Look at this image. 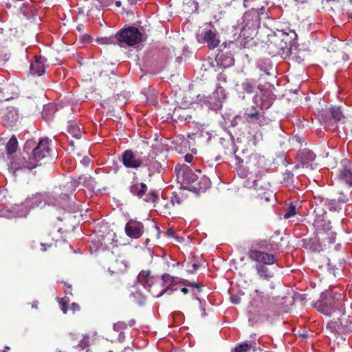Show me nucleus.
I'll use <instances>...</instances> for the list:
<instances>
[{
  "instance_id": "obj_1",
  "label": "nucleus",
  "mask_w": 352,
  "mask_h": 352,
  "mask_svg": "<svg viewBox=\"0 0 352 352\" xmlns=\"http://www.w3.org/2000/svg\"><path fill=\"white\" fill-rule=\"evenodd\" d=\"M314 212L317 217L314 222V226L316 228L318 242V245H316L314 250L320 252L322 250V245L327 247L335 243L337 234L333 230L329 216L324 209L317 205Z\"/></svg>"
},
{
  "instance_id": "obj_2",
  "label": "nucleus",
  "mask_w": 352,
  "mask_h": 352,
  "mask_svg": "<svg viewBox=\"0 0 352 352\" xmlns=\"http://www.w3.org/2000/svg\"><path fill=\"white\" fill-rule=\"evenodd\" d=\"M235 164L238 166V174L242 178L249 175L261 177L266 170L265 159L256 153H252L248 156L240 157L234 155Z\"/></svg>"
},
{
  "instance_id": "obj_3",
  "label": "nucleus",
  "mask_w": 352,
  "mask_h": 352,
  "mask_svg": "<svg viewBox=\"0 0 352 352\" xmlns=\"http://www.w3.org/2000/svg\"><path fill=\"white\" fill-rule=\"evenodd\" d=\"M51 140L48 138H41L38 142L34 140L30 139L26 141L23 146V151L28 155L30 151L32 153V159L38 166L51 162L56 157V153H52L50 143Z\"/></svg>"
},
{
  "instance_id": "obj_4",
  "label": "nucleus",
  "mask_w": 352,
  "mask_h": 352,
  "mask_svg": "<svg viewBox=\"0 0 352 352\" xmlns=\"http://www.w3.org/2000/svg\"><path fill=\"white\" fill-rule=\"evenodd\" d=\"M267 49L268 53L272 56H280L284 58H297L296 53L293 50H296L295 44L292 43V40L287 39V36L284 34H277L274 32L267 36Z\"/></svg>"
},
{
  "instance_id": "obj_5",
  "label": "nucleus",
  "mask_w": 352,
  "mask_h": 352,
  "mask_svg": "<svg viewBox=\"0 0 352 352\" xmlns=\"http://www.w3.org/2000/svg\"><path fill=\"white\" fill-rule=\"evenodd\" d=\"M344 296L340 292H331L324 294L320 300L315 304V307L326 316L341 314L344 310Z\"/></svg>"
},
{
  "instance_id": "obj_6",
  "label": "nucleus",
  "mask_w": 352,
  "mask_h": 352,
  "mask_svg": "<svg viewBox=\"0 0 352 352\" xmlns=\"http://www.w3.org/2000/svg\"><path fill=\"white\" fill-rule=\"evenodd\" d=\"M256 296L252 301L251 308L248 311L249 321L258 322L262 320L264 313L268 309L270 298L263 292L256 289Z\"/></svg>"
},
{
  "instance_id": "obj_7",
  "label": "nucleus",
  "mask_w": 352,
  "mask_h": 352,
  "mask_svg": "<svg viewBox=\"0 0 352 352\" xmlns=\"http://www.w3.org/2000/svg\"><path fill=\"white\" fill-rule=\"evenodd\" d=\"M150 271H142L138 276V282L146 289L153 296L160 297L165 292H168L170 287H160L159 284H155L153 277H151ZM173 291L177 290V288H172Z\"/></svg>"
},
{
  "instance_id": "obj_8",
  "label": "nucleus",
  "mask_w": 352,
  "mask_h": 352,
  "mask_svg": "<svg viewBox=\"0 0 352 352\" xmlns=\"http://www.w3.org/2000/svg\"><path fill=\"white\" fill-rule=\"evenodd\" d=\"M116 41L120 45L125 43L129 46H133L142 41V34L139 29L135 27H128L116 34Z\"/></svg>"
},
{
  "instance_id": "obj_9",
  "label": "nucleus",
  "mask_w": 352,
  "mask_h": 352,
  "mask_svg": "<svg viewBox=\"0 0 352 352\" xmlns=\"http://www.w3.org/2000/svg\"><path fill=\"white\" fill-rule=\"evenodd\" d=\"M327 328L334 333H352V317L343 311L340 318L328 322Z\"/></svg>"
},
{
  "instance_id": "obj_10",
  "label": "nucleus",
  "mask_w": 352,
  "mask_h": 352,
  "mask_svg": "<svg viewBox=\"0 0 352 352\" xmlns=\"http://www.w3.org/2000/svg\"><path fill=\"white\" fill-rule=\"evenodd\" d=\"M122 162L125 168L135 170H138L144 164V161L140 154L131 149L123 152Z\"/></svg>"
},
{
  "instance_id": "obj_11",
  "label": "nucleus",
  "mask_w": 352,
  "mask_h": 352,
  "mask_svg": "<svg viewBox=\"0 0 352 352\" xmlns=\"http://www.w3.org/2000/svg\"><path fill=\"white\" fill-rule=\"evenodd\" d=\"M258 12L256 8H252L246 11L242 17L241 33L245 35L247 30L255 31L259 28Z\"/></svg>"
},
{
  "instance_id": "obj_12",
  "label": "nucleus",
  "mask_w": 352,
  "mask_h": 352,
  "mask_svg": "<svg viewBox=\"0 0 352 352\" xmlns=\"http://www.w3.org/2000/svg\"><path fill=\"white\" fill-rule=\"evenodd\" d=\"M248 254L249 258L256 262V265H270L274 264L276 261L274 254L256 249H250Z\"/></svg>"
},
{
  "instance_id": "obj_13",
  "label": "nucleus",
  "mask_w": 352,
  "mask_h": 352,
  "mask_svg": "<svg viewBox=\"0 0 352 352\" xmlns=\"http://www.w3.org/2000/svg\"><path fill=\"white\" fill-rule=\"evenodd\" d=\"M197 40L199 43H206L210 50L216 48L220 43L219 36L216 30H204L198 34Z\"/></svg>"
},
{
  "instance_id": "obj_14",
  "label": "nucleus",
  "mask_w": 352,
  "mask_h": 352,
  "mask_svg": "<svg viewBox=\"0 0 352 352\" xmlns=\"http://www.w3.org/2000/svg\"><path fill=\"white\" fill-rule=\"evenodd\" d=\"M124 231L129 237L137 239L144 234V228L142 222L131 219L126 223Z\"/></svg>"
},
{
  "instance_id": "obj_15",
  "label": "nucleus",
  "mask_w": 352,
  "mask_h": 352,
  "mask_svg": "<svg viewBox=\"0 0 352 352\" xmlns=\"http://www.w3.org/2000/svg\"><path fill=\"white\" fill-rule=\"evenodd\" d=\"M178 178H182V184L184 188L190 190L192 186L199 179V176L188 166L183 168L182 172L178 174Z\"/></svg>"
},
{
  "instance_id": "obj_16",
  "label": "nucleus",
  "mask_w": 352,
  "mask_h": 352,
  "mask_svg": "<svg viewBox=\"0 0 352 352\" xmlns=\"http://www.w3.org/2000/svg\"><path fill=\"white\" fill-rule=\"evenodd\" d=\"M38 166L37 164H35L32 157H29V160L25 157L21 155H17L15 156L13 161L11 162V168L14 170H19L21 169H28L29 170Z\"/></svg>"
},
{
  "instance_id": "obj_17",
  "label": "nucleus",
  "mask_w": 352,
  "mask_h": 352,
  "mask_svg": "<svg viewBox=\"0 0 352 352\" xmlns=\"http://www.w3.org/2000/svg\"><path fill=\"white\" fill-rule=\"evenodd\" d=\"M18 119V111L14 107H7L3 109L2 121L6 126L12 127L16 123Z\"/></svg>"
},
{
  "instance_id": "obj_18",
  "label": "nucleus",
  "mask_w": 352,
  "mask_h": 352,
  "mask_svg": "<svg viewBox=\"0 0 352 352\" xmlns=\"http://www.w3.org/2000/svg\"><path fill=\"white\" fill-rule=\"evenodd\" d=\"M210 185L211 182L210 179L205 175H201L196 183L190 187V190L195 193H200L205 192L210 187Z\"/></svg>"
},
{
  "instance_id": "obj_19",
  "label": "nucleus",
  "mask_w": 352,
  "mask_h": 352,
  "mask_svg": "<svg viewBox=\"0 0 352 352\" xmlns=\"http://www.w3.org/2000/svg\"><path fill=\"white\" fill-rule=\"evenodd\" d=\"M46 58L42 56H35V60L30 65V71L32 74L41 76L45 72V63Z\"/></svg>"
},
{
  "instance_id": "obj_20",
  "label": "nucleus",
  "mask_w": 352,
  "mask_h": 352,
  "mask_svg": "<svg viewBox=\"0 0 352 352\" xmlns=\"http://www.w3.org/2000/svg\"><path fill=\"white\" fill-rule=\"evenodd\" d=\"M316 158V155L309 149L302 148L298 153V160L301 162L302 166H307Z\"/></svg>"
},
{
  "instance_id": "obj_21",
  "label": "nucleus",
  "mask_w": 352,
  "mask_h": 352,
  "mask_svg": "<svg viewBox=\"0 0 352 352\" xmlns=\"http://www.w3.org/2000/svg\"><path fill=\"white\" fill-rule=\"evenodd\" d=\"M188 108V105L184 107H176L171 114V117L174 120H186L190 119L191 116L188 113L186 109Z\"/></svg>"
},
{
  "instance_id": "obj_22",
  "label": "nucleus",
  "mask_w": 352,
  "mask_h": 352,
  "mask_svg": "<svg viewBox=\"0 0 352 352\" xmlns=\"http://www.w3.org/2000/svg\"><path fill=\"white\" fill-rule=\"evenodd\" d=\"M130 192L139 198H142L147 191V186L143 182H135L129 186Z\"/></svg>"
},
{
  "instance_id": "obj_23",
  "label": "nucleus",
  "mask_w": 352,
  "mask_h": 352,
  "mask_svg": "<svg viewBox=\"0 0 352 352\" xmlns=\"http://www.w3.org/2000/svg\"><path fill=\"white\" fill-rule=\"evenodd\" d=\"M345 200L344 199H332L328 200L326 199L324 201V206L326 207L327 210L329 211H338L339 212L342 209V206L345 203ZM323 202V200L321 201V203Z\"/></svg>"
},
{
  "instance_id": "obj_24",
  "label": "nucleus",
  "mask_w": 352,
  "mask_h": 352,
  "mask_svg": "<svg viewBox=\"0 0 352 352\" xmlns=\"http://www.w3.org/2000/svg\"><path fill=\"white\" fill-rule=\"evenodd\" d=\"M213 96L217 98V102H213L214 108H221L222 102L226 98V92L225 89L219 85L213 92Z\"/></svg>"
},
{
  "instance_id": "obj_25",
  "label": "nucleus",
  "mask_w": 352,
  "mask_h": 352,
  "mask_svg": "<svg viewBox=\"0 0 352 352\" xmlns=\"http://www.w3.org/2000/svg\"><path fill=\"white\" fill-rule=\"evenodd\" d=\"M245 116L248 122L256 123L259 125L262 124L261 118L263 116L256 108L252 107L251 110L245 113Z\"/></svg>"
},
{
  "instance_id": "obj_26",
  "label": "nucleus",
  "mask_w": 352,
  "mask_h": 352,
  "mask_svg": "<svg viewBox=\"0 0 352 352\" xmlns=\"http://www.w3.org/2000/svg\"><path fill=\"white\" fill-rule=\"evenodd\" d=\"M277 34H284L287 36V39L292 40V43H296V41L298 38L297 33L294 29H292L290 27L285 26L281 29H277Z\"/></svg>"
},
{
  "instance_id": "obj_27",
  "label": "nucleus",
  "mask_w": 352,
  "mask_h": 352,
  "mask_svg": "<svg viewBox=\"0 0 352 352\" xmlns=\"http://www.w3.org/2000/svg\"><path fill=\"white\" fill-rule=\"evenodd\" d=\"M328 112L330 113L331 117L335 123L340 122L345 119L340 107H333L329 109Z\"/></svg>"
},
{
  "instance_id": "obj_28",
  "label": "nucleus",
  "mask_w": 352,
  "mask_h": 352,
  "mask_svg": "<svg viewBox=\"0 0 352 352\" xmlns=\"http://www.w3.org/2000/svg\"><path fill=\"white\" fill-rule=\"evenodd\" d=\"M255 268L260 278L270 280L274 276L273 273L265 265H256Z\"/></svg>"
},
{
  "instance_id": "obj_29",
  "label": "nucleus",
  "mask_w": 352,
  "mask_h": 352,
  "mask_svg": "<svg viewBox=\"0 0 352 352\" xmlns=\"http://www.w3.org/2000/svg\"><path fill=\"white\" fill-rule=\"evenodd\" d=\"M67 131L72 137L76 139H80L81 138V130L75 121L69 122Z\"/></svg>"
},
{
  "instance_id": "obj_30",
  "label": "nucleus",
  "mask_w": 352,
  "mask_h": 352,
  "mask_svg": "<svg viewBox=\"0 0 352 352\" xmlns=\"http://www.w3.org/2000/svg\"><path fill=\"white\" fill-rule=\"evenodd\" d=\"M78 184H81L90 190L95 188L96 182L91 175H81L78 177Z\"/></svg>"
},
{
  "instance_id": "obj_31",
  "label": "nucleus",
  "mask_w": 352,
  "mask_h": 352,
  "mask_svg": "<svg viewBox=\"0 0 352 352\" xmlns=\"http://www.w3.org/2000/svg\"><path fill=\"white\" fill-rule=\"evenodd\" d=\"M280 183L286 186L295 187L294 183V175L289 170H286L283 173V179L280 180Z\"/></svg>"
},
{
  "instance_id": "obj_32",
  "label": "nucleus",
  "mask_w": 352,
  "mask_h": 352,
  "mask_svg": "<svg viewBox=\"0 0 352 352\" xmlns=\"http://www.w3.org/2000/svg\"><path fill=\"white\" fill-rule=\"evenodd\" d=\"M127 269V265L124 261L116 260L112 266L109 268L112 273L125 272Z\"/></svg>"
},
{
  "instance_id": "obj_33",
  "label": "nucleus",
  "mask_w": 352,
  "mask_h": 352,
  "mask_svg": "<svg viewBox=\"0 0 352 352\" xmlns=\"http://www.w3.org/2000/svg\"><path fill=\"white\" fill-rule=\"evenodd\" d=\"M252 349L253 351H256V344H248V343H242L236 346L232 350V352H250Z\"/></svg>"
},
{
  "instance_id": "obj_34",
  "label": "nucleus",
  "mask_w": 352,
  "mask_h": 352,
  "mask_svg": "<svg viewBox=\"0 0 352 352\" xmlns=\"http://www.w3.org/2000/svg\"><path fill=\"white\" fill-rule=\"evenodd\" d=\"M256 10L258 12V19L259 24L261 23V21H265L266 20L270 19V11L269 8L265 6H261L259 8H256Z\"/></svg>"
},
{
  "instance_id": "obj_35",
  "label": "nucleus",
  "mask_w": 352,
  "mask_h": 352,
  "mask_svg": "<svg viewBox=\"0 0 352 352\" xmlns=\"http://www.w3.org/2000/svg\"><path fill=\"white\" fill-rule=\"evenodd\" d=\"M197 97L200 98V99H199L200 100H204L205 104H207L210 109L216 111V110L221 109V108H214V104H213V102L216 103L217 98L216 97L213 96V93L207 97H206L205 96L201 97V95H199Z\"/></svg>"
},
{
  "instance_id": "obj_36",
  "label": "nucleus",
  "mask_w": 352,
  "mask_h": 352,
  "mask_svg": "<svg viewBox=\"0 0 352 352\" xmlns=\"http://www.w3.org/2000/svg\"><path fill=\"white\" fill-rule=\"evenodd\" d=\"M18 142L15 136L11 137L6 144V151L8 155L15 153L17 150Z\"/></svg>"
},
{
  "instance_id": "obj_37",
  "label": "nucleus",
  "mask_w": 352,
  "mask_h": 352,
  "mask_svg": "<svg viewBox=\"0 0 352 352\" xmlns=\"http://www.w3.org/2000/svg\"><path fill=\"white\" fill-rule=\"evenodd\" d=\"M340 178L350 186H352V171L350 170L347 168L342 170L340 172Z\"/></svg>"
},
{
  "instance_id": "obj_38",
  "label": "nucleus",
  "mask_w": 352,
  "mask_h": 352,
  "mask_svg": "<svg viewBox=\"0 0 352 352\" xmlns=\"http://www.w3.org/2000/svg\"><path fill=\"white\" fill-rule=\"evenodd\" d=\"M147 166L148 169L151 172H160L162 168V164L157 160H150L148 162L145 164Z\"/></svg>"
},
{
  "instance_id": "obj_39",
  "label": "nucleus",
  "mask_w": 352,
  "mask_h": 352,
  "mask_svg": "<svg viewBox=\"0 0 352 352\" xmlns=\"http://www.w3.org/2000/svg\"><path fill=\"white\" fill-rule=\"evenodd\" d=\"M296 213H297L296 205L293 203H291L286 210V212L284 214V217L285 219H289V218L293 217L294 215H295Z\"/></svg>"
},
{
  "instance_id": "obj_40",
  "label": "nucleus",
  "mask_w": 352,
  "mask_h": 352,
  "mask_svg": "<svg viewBox=\"0 0 352 352\" xmlns=\"http://www.w3.org/2000/svg\"><path fill=\"white\" fill-rule=\"evenodd\" d=\"M97 42L99 44H102V45H108V44L118 43L116 41V36L115 37H109V38L104 37V38H98V39H97Z\"/></svg>"
},
{
  "instance_id": "obj_41",
  "label": "nucleus",
  "mask_w": 352,
  "mask_h": 352,
  "mask_svg": "<svg viewBox=\"0 0 352 352\" xmlns=\"http://www.w3.org/2000/svg\"><path fill=\"white\" fill-rule=\"evenodd\" d=\"M184 199L182 197H180L179 195L174 193L171 197V203L173 205L175 204H182L184 202Z\"/></svg>"
},
{
  "instance_id": "obj_42",
  "label": "nucleus",
  "mask_w": 352,
  "mask_h": 352,
  "mask_svg": "<svg viewBox=\"0 0 352 352\" xmlns=\"http://www.w3.org/2000/svg\"><path fill=\"white\" fill-rule=\"evenodd\" d=\"M182 283L185 285H186V286L197 288L199 292H201L202 291L201 285L199 283H197V282H190V281L187 280H184L182 281Z\"/></svg>"
},
{
  "instance_id": "obj_43",
  "label": "nucleus",
  "mask_w": 352,
  "mask_h": 352,
  "mask_svg": "<svg viewBox=\"0 0 352 352\" xmlns=\"http://www.w3.org/2000/svg\"><path fill=\"white\" fill-rule=\"evenodd\" d=\"M242 87L243 89L248 94H251L254 91V86L250 82L248 81L242 83Z\"/></svg>"
},
{
  "instance_id": "obj_44",
  "label": "nucleus",
  "mask_w": 352,
  "mask_h": 352,
  "mask_svg": "<svg viewBox=\"0 0 352 352\" xmlns=\"http://www.w3.org/2000/svg\"><path fill=\"white\" fill-rule=\"evenodd\" d=\"M162 281L163 282V287L165 286L166 284H171L173 281V278L168 274H164L162 276Z\"/></svg>"
},
{
  "instance_id": "obj_45",
  "label": "nucleus",
  "mask_w": 352,
  "mask_h": 352,
  "mask_svg": "<svg viewBox=\"0 0 352 352\" xmlns=\"http://www.w3.org/2000/svg\"><path fill=\"white\" fill-rule=\"evenodd\" d=\"M138 0H122L123 9L126 10L136 4Z\"/></svg>"
},
{
  "instance_id": "obj_46",
  "label": "nucleus",
  "mask_w": 352,
  "mask_h": 352,
  "mask_svg": "<svg viewBox=\"0 0 352 352\" xmlns=\"http://www.w3.org/2000/svg\"><path fill=\"white\" fill-rule=\"evenodd\" d=\"M327 3H329L332 10L338 9L340 6L339 0H327Z\"/></svg>"
},
{
  "instance_id": "obj_47",
  "label": "nucleus",
  "mask_w": 352,
  "mask_h": 352,
  "mask_svg": "<svg viewBox=\"0 0 352 352\" xmlns=\"http://www.w3.org/2000/svg\"><path fill=\"white\" fill-rule=\"evenodd\" d=\"M148 195H150V197H146L144 199L146 202H155L157 199V194L155 192H151Z\"/></svg>"
},
{
  "instance_id": "obj_48",
  "label": "nucleus",
  "mask_w": 352,
  "mask_h": 352,
  "mask_svg": "<svg viewBox=\"0 0 352 352\" xmlns=\"http://www.w3.org/2000/svg\"><path fill=\"white\" fill-rule=\"evenodd\" d=\"M88 346H89V341L85 339L80 340L78 344V346L81 348L82 349H85Z\"/></svg>"
},
{
  "instance_id": "obj_49",
  "label": "nucleus",
  "mask_w": 352,
  "mask_h": 352,
  "mask_svg": "<svg viewBox=\"0 0 352 352\" xmlns=\"http://www.w3.org/2000/svg\"><path fill=\"white\" fill-rule=\"evenodd\" d=\"M153 232L155 236V238L158 239L160 238V233H161L159 227L156 225H154L153 227Z\"/></svg>"
},
{
  "instance_id": "obj_50",
  "label": "nucleus",
  "mask_w": 352,
  "mask_h": 352,
  "mask_svg": "<svg viewBox=\"0 0 352 352\" xmlns=\"http://www.w3.org/2000/svg\"><path fill=\"white\" fill-rule=\"evenodd\" d=\"M199 265L195 263L191 265L189 269L187 270V272L188 274H193L199 268Z\"/></svg>"
},
{
  "instance_id": "obj_51",
  "label": "nucleus",
  "mask_w": 352,
  "mask_h": 352,
  "mask_svg": "<svg viewBox=\"0 0 352 352\" xmlns=\"http://www.w3.org/2000/svg\"><path fill=\"white\" fill-rule=\"evenodd\" d=\"M230 300L233 304L238 305L241 302V298L236 295L230 296Z\"/></svg>"
},
{
  "instance_id": "obj_52",
  "label": "nucleus",
  "mask_w": 352,
  "mask_h": 352,
  "mask_svg": "<svg viewBox=\"0 0 352 352\" xmlns=\"http://www.w3.org/2000/svg\"><path fill=\"white\" fill-rule=\"evenodd\" d=\"M60 306L61 310L63 311L64 314H66L67 311V303L66 301L63 300V299L60 302Z\"/></svg>"
},
{
  "instance_id": "obj_53",
  "label": "nucleus",
  "mask_w": 352,
  "mask_h": 352,
  "mask_svg": "<svg viewBox=\"0 0 352 352\" xmlns=\"http://www.w3.org/2000/svg\"><path fill=\"white\" fill-rule=\"evenodd\" d=\"M80 41L83 43H89L91 40L90 35L86 34L80 37Z\"/></svg>"
},
{
  "instance_id": "obj_54",
  "label": "nucleus",
  "mask_w": 352,
  "mask_h": 352,
  "mask_svg": "<svg viewBox=\"0 0 352 352\" xmlns=\"http://www.w3.org/2000/svg\"><path fill=\"white\" fill-rule=\"evenodd\" d=\"M64 283L65 292L66 293V294L72 295V285H67L65 283Z\"/></svg>"
},
{
  "instance_id": "obj_55",
  "label": "nucleus",
  "mask_w": 352,
  "mask_h": 352,
  "mask_svg": "<svg viewBox=\"0 0 352 352\" xmlns=\"http://www.w3.org/2000/svg\"><path fill=\"white\" fill-rule=\"evenodd\" d=\"M165 234L169 238H173L175 236V230L173 228H169L166 232Z\"/></svg>"
},
{
  "instance_id": "obj_56",
  "label": "nucleus",
  "mask_w": 352,
  "mask_h": 352,
  "mask_svg": "<svg viewBox=\"0 0 352 352\" xmlns=\"http://www.w3.org/2000/svg\"><path fill=\"white\" fill-rule=\"evenodd\" d=\"M272 192L268 191L267 192H264L263 197H261V199H265L266 201H269L270 200V197H272Z\"/></svg>"
},
{
  "instance_id": "obj_57",
  "label": "nucleus",
  "mask_w": 352,
  "mask_h": 352,
  "mask_svg": "<svg viewBox=\"0 0 352 352\" xmlns=\"http://www.w3.org/2000/svg\"><path fill=\"white\" fill-rule=\"evenodd\" d=\"M52 243H41V245L42 247L41 250L43 252H45L47 250V248H51L52 246Z\"/></svg>"
},
{
  "instance_id": "obj_58",
  "label": "nucleus",
  "mask_w": 352,
  "mask_h": 352,
  "mask_svg": "<svg viewBox=\"0 0 352 352\" xmlns=\"http://www.w3.org/2000/svg\"><path fill=\"white\" fill-rule=\"evenodd\" d=\"M192 159H193V156L190 154H187L185 155V161L186 162H188V163L191 162Z\"/></svg>"
},
{
  "instance_id": "obj_59",
  "label": "nucleus",
  "mask_w": 352,
  "mask_h": 352,
  "mask_svg": "<svg viewBox=\"0 0 352 352\" xmlns=\"http://www.w3.org/2000/svg\"><path fill=\"white\" fill-rule=\"evenodd\" d=\"M340 43H341V41H340V40H338V41L334 40V41L331 43V45H333V47H332V50H333V51H336V50H334V47H337L338 44H340Z\"/></svg>"
},
{
  "instance_id": "obj_60",
  "label": "nucleus",
  "mask_w": 352,
  "mask_h": 352,
  "mask_svg": "<svg viewBox=\"0 0 352 352\" xmlns=\"http://www.w3.org/2000/svg\"><path fill=\"white\" fill-rule=\"evenodd\" d=\"M297 4L307 3L309 0H294Z\"/></svg>"
},
{
  "instance_id": "obj_61",
  "label": "nucleus",
  "mask_w": 352,
  "mask_h": 352,
  "mask_svg": "<svg viewBox=\"0 0 352 352\" xmlns=\"http://www.w3.org/2000/svg\"><path fill=\"white\" fill-rule=\"evenodd\" d=\"M118 340H119L120 342H123L124 341V335L123 334L122 332H121L119 334Z\"/></svg>"
},
{
  "instance_id": "obj_62",
  "label": "nucleus",
  "mask_w": 352,
  "mask_h": 352,
  "mask_svg": "<svg viewBox=\"0 0 352 352\" xmlns=\"http://www.w3.org/2000/svg\"><path fill=\"white\" fill-rule=\"evenodd\" d=\"M72 309H73L74 311H75V310H76V309H77V310H79V309H80L79 306H78L77 304L74 303V302H73V303H72Z\"/></svg>"
},
{
  "instance_id": "obj_63",
  "label": "nucleus",
  "mask_w": 352,
  "mask_h": 352,
  "mask_svg": "<svg viewBox=\"0 0 352 352\" xmlns=\"http://www.w3.org/2000/svg\"><path fill=\"white\" fill-rule=\"evenodd\" d=\"M181 292L184 294H187L188 292H189V290L188 289H187L186 287H182L181 289Z\"/></svg>"
},
{
  "instance_id": "obj_64",
  "label": "nucleus",
  "mask_w": 352,
  "mask_h": 352,
  "mask_svg": "<svg viewBox=\"0 0 352 352\" xmlns=\"http://www.w3.org/2000/svg\"><path fill=\"white\" fill-rule=\"evenodd\" d=\"M84 25L82 24H80L76 27L77 30L79 32H82L83 30Z\"/></svg>"
}]
</instances>
